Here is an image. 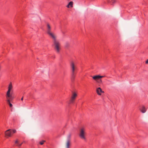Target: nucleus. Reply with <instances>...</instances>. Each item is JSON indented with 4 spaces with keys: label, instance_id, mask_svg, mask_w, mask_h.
Segmentation results:
<instances>
[{
    "label": "nucleus",
    "instance_id": "nucleus-19",
    "mask_svg": "<svg viewBox=\"0 0 148 148\" xmlns=\"http://www.w3.org/2000/svg\"><path fill=\"white\" fill-rule=\"evenodd\" d=\"M22 143H22L21 144H19V143L18 144V145H17V146H21V145H22Z\"/></svg>",
    "mask_w": 148,
    "mask_h": 148
},
{
    "label": "nucleus",
    "instance_id": "nucleus-13",
    "mask_svg": "<svg viewBox=\"0 0 148 148\" xmlns=\"http://www.w3.org/2000/svg\"><path fill=\"white\" fill-rule=\"evenodd\" d=\"M71 134L70 133H69L67 135L66 137V140L71 141Z\"/></svg>",
    "mask_w": 148,
    "mask_h": 148
},
{
    "label": "nucleus",
    "instance_id": "nucleus-9",
    "mask_svg": "<svg viewBox=\"0 0 148 148\" xmlns=\"http://www.w3.org/2000/svg\"><path fill=\"white\" fill-rule=\"evenodd\" d=\"M96 92L97 94L99 95H101V93H103L104 92L103 91L101 88L99 87L97 88L96 89Z\"/></svg>",
    "mask_w": 148,
    "mask_h": 148
},
{
    "label": "nucleus",
    "instance_id": "nucleus-23",
    "mask_svg": "<svg viewBox=\"0 0 148 148\" xmlns=\"http://www.w3.org/2000/svg\"><path fill=\"white\" fill-rule=\"evenodd\" d=\"M23 97L21 98V100L22 101H23Z\"/></svg>",
    "mask_w": 148,
    "mask_h": 148
},
{
    "label": "nucleus",
    "instance_id": "nucleus-22",
    "mask_svg": "<svg viewBox=\"0 0 148 148\" xmlns=\"http://www.w3.org/2000/svg\"><path fill=\"white\" fill-rule=\"evenodd\" d=\"M62 33L63 34H64V32H63L62 31Z\"/></svg>",
    "mask_w": 148,
    "mask_h": 148
},
{
    "label": "nucleus",
    "instance_id": "nucleus-1",
    "mask_svg": "<svg viewBox=\"0 0 148 148\" xmlns=\"http://www.w3.org/2000/svg\"><path fill=\"white\" fill-rule=\"evenodd\" d=\"M48 34L53 39L54 48L56 52L59 53L60 50L61 45L59 41L57 38V35L52 32Z\"/></svg>",
    "mask_w": 148,
    "mask_h": 148
},
{
    "label": "nucleus",
    "instance_id": "nucleus-3",
    "mask_svg": "<svg viewBox=\"0 0 148 148\" xmlns=\"http://www.w3.org/2000/svg\"><path fill=\"white\" fill-rule=\"evenodd\" d=\"M79 135L80 138L84 140H86V132L85 129L84 128H82L79 130Z\"/></svg>",
    "mask_w": 148,
    "mask_h": 148
},
{
    "label": "nucleus",
    "instance_id": "nucleus-5",
    "mask_svg": "<svg viewBox=\"0 0 148 148\" xmlns=\"http://www.w3.org/2000/svg\"><path fill=\"white\" fill-rule=\"evenodd\" d=\"M12 87H13L12 86V83L10 82L8 86V90L7 92L6 95V98H10L11 99V98L12 97V95L10 94V92L11 90H12Z\"/></svg>",
    "mask_w": 148,
    "mask_h": 148
},
{
    "label": "nucleus",
    "instance_id": "nucleus-16",
    "mask_svg": "<svg viewBox=\"0 0 148 148\" xmlns=\"http://www.w3.org/2000/svg\"><path fill=\"white\" fill-rule=\"evenodd\" d=\"M45 142V140H42V141L40 142L39 143L41 145H42L44 144V142Z\"/></svg>",
    "mask_w": 148,
    "mask_h": 148
},
{
    "label": "nucleus",
    "instance_id": "nucleus-6",
    "mask_svg": "<svg viewBox=\"0 0 148 148\" xmlns=\"http://www.w3.org/2000/svg\"><path fill=\"white\" fill-rule=\"evenodd\" d=\"M77 96V95L76 93L75 92H73L70 100V103L73 102Z\"/></svg>",
    "mask_w": 148,
    "mask_h": 148
},
{
    "label": "nucleus",
    "instance_id": "nucleus-12",
    "mask_svg": "<svg viewBox=\"0 0 148 148\" xmlns=\"http://www.w3.org/2000/svg\"><path fill=\"white\" fill-rule=\"evenodd\" d=\"M7 101L8 103L9 104L10 106V107H12V105L11 103H10V100H12L13 99V97H12V98H11V99L10 98H7Z\"/></svg>",
    "mask_w": 148,
    "mask_h": 148
},
{
    "label": "nucleus",
    "instance_id": "nucleus-20",
    "mask_svg": "<svg viewBox=\"0 0 148 148\" xmlns=\"http://www.w3.org/2000/svg\"><path fill=\"white\" fill-rule=\"evenodd\" d=\"M110 1H110V0H107V2H108V3H110Z\"/></svg>",
    "mask_w": 148,
    "mask_h": 148
},
{
    "label": "nucleus",
    "instance_id": "nucleus-8",
    "mask_svg": "<svg viewBox=\"0 0 148 148\" xmlns=\"http://www.w3.org/2000/svg\"><path fill=\"white\" fill-rule=\"evenodd\" d=\"M105 76H101L99 75H96L92 77V78L96 81L104 77Z\"/></svg>",
    "mask_w": 148,
    "mask_h": 148
},
{
    "label": "nucleus",
    "instance_id": "nucleus-4",
    "mask_svg": "<svg viewBox=\"0 0 148 148\" xmlns=\"http://www.w3.org/2000/svg\"><path fill=\"white\" fill-rule=\"evenodd\" d=\"M16 132V130L14 129H9L5 132V134L6 137H10L13 134Z\"/></svg>",
    "mask_w": 148,
    "mask_h": 148
},
{
    "label": "nucleus",
    "instance_id": "nucleus-21",
    "mask_svg": "<svg viewBox=\"0 0 148 148\" xmlns=\"http://www.w3.org/2000/svg\"><path fill=\"white\" fill-rule=\"evenodd\" d=\"M145 63L146 64H148V59L146 61Z\"/></svg>",
    "mask_w": 148,
    "mask_h": 148
},
{
    "label": "nucleus",
    "instance_id": "nucleus-14",
    "mask_svg": "<svg viewBox=\"0 0 148 148\" xmlns=\"http://www.w3.org/2000/svg\"><path fill=\"white\" fill-rule=\"evenodd\" d=\"M73 2L72 1H70L66 6L68 8H69L70 6L71 7H73Z\"/></svg>",
    "mask_w": 148,
    "mask_h": 148
},
{
    "label": "nucleus",
    "instance_id": "nucleus-17",
    "mask_svg": "<svg viewBox=\"0 0 148 148\" xmlns=\"http://www.w3.org/2000/svg\"><path fill=\"white\" fill-rule=\"evenodd\" d=\"M15 143L17 144V145H18V144L19 143V141L18 139L16 140L15 141Z\"/></svg>",
    "mask_w": 148,
    "mask_h": 148
},
{
    "label": "nucleus",
    "instance_id": "nucleus-11",
    "mask_svg": "<svg viewBox=\"0 0 148 148\" xmlns=\"http://www.w3.org/2000/svg\"><path fill=\"white\" fill-rule=\"evenodd\" d=\"M47 34L51 32V27L50 25L49 24H47Z\"/></svg>",
    "mask_w": 148,
    "mask_h": 148
},
{
    "label": "nucleus",
    "instance_id": "nucleus-2",
    "mask_svg": "<svg viewBox=\"0 0 148 148\" xmlns=\"http://www.w3.org/2000/svg\"><path fill=\"white\" fill-rule=\"evenodd\" d=\"M70 66L72 72V78L73 79H74L75 77V73L77 69V67L73 62H71Z\"/></svg>",
    "mask_w": 148,
    "mask_h": 148
},
{
    "label": "nucleus",
    "instance_id": "nucleus-18",
    "mask_svg": "<svg viewBox=\"0 0 148 148\" xmlns=\"http://www.w3.org/2000/svg\"><path fill=\"white\" fill-rule=\"evenodd\" d=\"M97 82L99 83H101L102 82V81L101 79H100L99 81Z\"/></svg>",
    "mask_w": 148,
    "mask_h": 148
},
{
    "label": "nucleus",
    "instance_id": "nucleus-15",
    "mask_svg": "<svg viewBox=\"0 0 148 148\" xmlns=\"http://www.w3.org/2000/svg\"><path fill=\"white\" fill-rule=\"evenodd\" d=\"M116 2V0H112L111 1L110 4L111 5H113L114 3H115Z\"/></svg>",
    "mask_w": 148,
    "mask_h": 148
},
{
    "label": "nucleus",
    "instance_id": "nucleus-10",
    "mask_svg": "<svg viewBox=\"0 0 148 148\" xmlns=\"http://www.w3.org/2000/svg\"><path fill=\"white\" fill-rule=\"evenodd\" d=\"M140 110L143 113H145L146 111V109L144 106H142L140 109Z\"/></svg>",
    "mask_w": 148,
    "mask_h": 148
},
{
    "label": "nucleus",
    "instance_id": "nucleus-7",
    "mask_svg": "<svg viewBox=\"0 0 148 148\" xmlns=\"http://www.w3.org/2000/svg\"><path fill=\"white\" fill-rule=\"evenodd\" d=\"M71 146V141L66 140L64 143L65 148H70Z\"/></svg>",
    "mask_w": 148,
    "mask_h": 148
}]
</instances>
